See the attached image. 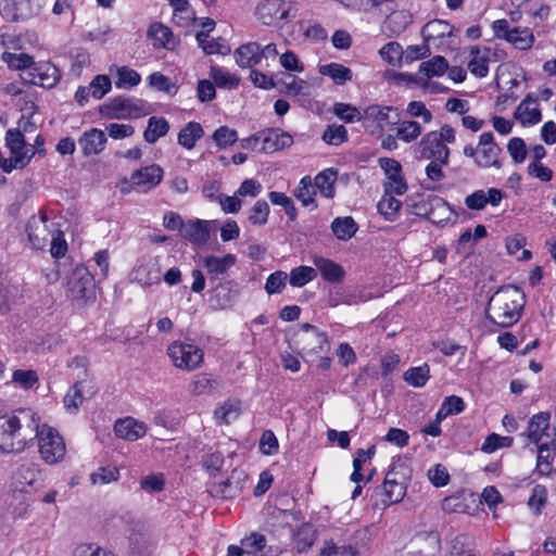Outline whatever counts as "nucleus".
<instances>
[{
	"mask_svg": "<svg viewBox=\"0 0 556 556\" xmlns=\"http://www.w3.org/2000/svg\"><path fill=\"white\" fill-rule=\"evenodd\" d=\"M241 475L242 472H237V470H233L230 478L219 483H215L212 492L224 498L235 497L241 491V485L239 483V478Z\"/></svg>",
	"mask_w": 556,
	"mask_h": 556,
	"instance_id": "obj_42",
	"label": "nucleus"
},
{
	"mask_svg": "<svg viewBox=\"0 0 556 556\" xmlns=\"http://www.w3.org/2000/svg\"><path fill=\"white\" fill-rule=\"evenodd\" d=\"M323 140L331 146H339L348 140V131L343 125H330L323 134Z\"/></svg>",
	"mask_w": 556,
	"mask_h": 556,
	"instance_id": "obj_58",
	"label": "nucleus"
},
{
	"mask_svg": "<svg viewBox=\"0 0 556 556\" xmlns=\"http://www.w3.org/2000/svg\"><path fill=\"white\" fill-rule=\"evenodd\" d=\"M39 478L40 470L33 463L22 465L16 472V479L23 488L34 485Z\"/></svg>",
	"mask_w": 556,
	"mask_h": 556,
	"instance_id": "obj_51",
	"label": "nucleus"
},
{
	"mask_svg": "<svg viewBox=\"0 0 556 556\" xmlns=\"http://www.w3.org/2000/svg\"><path fill=\"white\" fill-rule=\"evenodd\" d=\"M415 152L419 159L424 160H437L441 163H448L450 160V149L442 143L437 131L425 134L415 147Z\"/></svg>",
	"mask_w": 556,
	"mask_h": 556,
	"instance_id": "obj_11",
	"label": "nucleus"
},
{
	"mask_svg": "<svg viewBox=\"0 0 556 556\" xmlns=\"http://www.w3.org/2000/svg\"><path fill=\"white\" fill-rule=\"evenodd\" d=\"M453 29V26L450 25L446 21L433 20L424 25L421 28V36L425 42L429 43L435 39H441L445 36H452Z\"/></svg>",
	"mask_w": 556,
	"mask_h": 556,
	"instance_id": "obj_31",
	"label": "nucleus"
},
{
	"mask_svg": "<svg viewBox=\"0 0 556 556\" xmlns=\"http://www.w3.org/2000/svg\"><path fill=\"white\" fill-rule=\"evenodd\" d=\"M293 143V138L285 131L279 129H266L261 131V148L260 152L274 153L290 147Z\"/></svg>",
	"mask_w": 556,
	"mask_h": 556,
	"instance_id": "obj_18",
	"label": "nucleus"
},
{
	"mask_svg": "<svg viewBox=\"0 0 556 556\" xmlns=\"http://www.w3.org/2000/svg\"><path fill=\"white\" fill-rule=\"evenodd\" d=\"M233 55L240 67H252L261 61V47L257 42H248L236 49Z\"/></svg>",
	"mask_w": 556,
	"mask_h": 556,
	"instance_id": "obj_29",
	"label": "nucleus"
},
{
	"mask_svg": "<svg viewBox=\"0 0 556 556\" xmlns=\"http://www.w3.org/2000/svg\"><path fill=\"white\" fill-rule=\"evenodd\" d=\"M293 194L303 206L311 207L312 210L317 207V203L315 201L316 190L309 176H304L300 180L299 186L293 191Z\"/></svg>",
	"mask_w": 556,
	"mask_h": 556,
	"instance_id": "obj_36",
	"label": "nucleus"
},
{
	"mask_svg": "<svg viewBox=\"0 0 556 556\" xmlns=\"http://www.w3.org/2000/svg\"><path fill=\"white\" fill-rule=\"evenodd\" d=\"M514 439L511 437H502L496 433L489 434L482 443L481 451L491 454L498 448L509 447L513 445Z\"/></svg>",
	"mask_w": 556,
	"mask_h": 556,
	"instance_id": "obj_56",
	"label": "nucleus"
},
{
	"mask_svg": "<svg viewBox=\"0 0 556 556\" xmlns=\"http://www.w3.org/2000/svg\"><path fill=\"white\" fill-rule=\"evenodd\" d=\"M333 113L345 123H353L363 119V113L355 106L348 103H336Z\"/></svg>",
	"mask_w": 556,
	"mask_h": 556,
	"instance_id": "obj_59",
	"label": "nucleus"
},
{
	"mask_svg": "<svg viewBox=\"0 0 556 556\" xmlns=\"http://www.w3.org/2000/svg\"><path fill=\"white\" fill-rule=\"evenodd\" d=\"M237 258L233 254H226L223 257L206 256L203 264L212 278H217L225 274L231 266L235 265Z\"/></svg>",
	"mask_w": 556,
	"mask_h": 556,
	"instance_id": "obj_35",
	"label": "nucleus"
},
{
	"mask_svg": "<svg viewBox=\"0 0 556 556\" xmlns=\"http://www.w3.org/2000/svg\"><path fill=\"white\" fill-rule=\"evenodd\" d=\"M106 142L105 131L98 128L86 130L78 139V144L85 156L100 154L105 149Z\"/></svg>",
	"mask_w": 556,
	"mask_h": 556,
	"instance_id": "obj_19",
	"label": "nucleus"
},
{
	"mask_svg": "<svg viewBox=\"0 0 556 556\" xmlns=\"http://www.w3.org/2000/svg\"><path fill=\"white\" fill-rule=\"evenodd\" d=\"M319 73L324 76H329L336 84L343 85L352 80V71L339 63H329L319 68Z\"/></svg>",
	"mask_w": 556,
	"mask_h": 556,
	"instance_id": "obj_43",
	"label": "nucleus"
},
{
	"mask_svg": "<svg viewBox=\"0 0 556 556\" xmlns=\"http://www.w3.org/2000/svg\"><path fill=\"white\" fill-rule=\"evenodd\" d=\"M429 372V366L425 364L422 366L408 368L404 372L403 378L408 384L415 388H420L427 383L430 377Z\"/></svg>",
	"mask_w": 556,
	"mask_h": 556,
	"instance_id": "obj_50",
	"label": "nucleus"
},
{
	"mask_svg": "<svg viewBox=\"0 0 556 556\" xmlns=\"http://www.w3.org/2000/svg\"><path fill=\"white\" fill-rule=\"evenodd\" d=\"M448 68L445 58L435 55L427 62H422L419 66V72L426 77L430 78L433 76L443 75Z\"/></svg>",
	"mask_w": 556,
	"mask_h": 556,
	"instance_id": "obj_48",
	"label": "nucleus"
},
{
	"mask_svg": "<svg viewBox=\"0 0 556 556\" xmlns=\"http://www.w3.org/2000/svg\"><path fill=\"white\" fill-rule=\"evenodd\" d=\"M212 138L219 149H226L237 142L238 134L232 128L220 126L214 131Z\"/></svg>",
	"mask_w": 556,
	"mask_h": 556,
	"instance_id": "obj_57",
	"label": "nucleus"
},
{
	"mask_svg": "<svg viewBox=\"0 0 556 556\" xmlns=\"http://www.w3.org/2000/svg\"><path fill=\"white\" fill-rule=\"evenodd\" d=\"M337 180V173L331 169H325L318 173L314 178L315 190L318 189L321 195L325 198H333L334 195V182Z\"/></svg>",
	"mask_w": 556,
	"mask_h": 556,
	"instance_id": "obj_41",
	"label": "nucleus"
},
{
	"mask_svg": "<svg viewBox=\"0 0 556 556\" xmlns=\"http://www.w3.org/2000/svg\"><path fill=\"white\" fill-rule=\"evenodd\" d=\"M494 35L498 39L506 40L511 43L516 49L529 50L534 42V36L528 27H513L510 28L507 20H496L492 23Z\"/></svg>",
	"mask_w": 556,
	"mask_h": 556,
	"instance_id": "obj_8",
	"label": "nucleus"
},
{
	"mask_svg": "<svg viewBox=\"0 0 556 556\" xmlns=\"http://www.w3.org/2000/svg\"><path fill=\"white\" fill-rule=\"evenodd\" d=\"M212 223L208 220L190 219L185 224L181 236L194 245H204L210 240Z\"/></svg>",
	"mask_w": 556,
	"mask_h": 556,
	"instance_id": "obj_20",
	"label": "nucleus"
},
{
	"mask_svg": "<svg viewBox=\"0 0 556 556\" xmlns=\"http://www.w3.org/2000/svg\"><path fill=\"white\" fill-rule=\"evenodd\" d=\"M5 143L11 155L7 161L1 162V169L7 173L15 168H24L35 155L34 148L26 144L23 136L17 130L9 129L7 131Z\"/></svg>",
	"mask_w": 556,
	"mask_h": 556,
	"instance_id": "obj_5",
	"label": "nucleus"
},
{
	"mask_svg": "<svg viewBox=\"0 0 556 556\" xmlns=\"http://www.w3.org/2000/svg\"><path fill=\"white\" fill-rule=\"evenodd\" d=\"M269 205L265 200H258L249 212V222L255 226L265 225L268 220Z\"/></svg>",
	"mask_w": 556,
	"mask_h": 556,
	"instance_id": "obj_55",
	"label": "nucleus"
},
{
	"mask_svg": "<svg viewBox=\"0 0 556 556\" xmlns=\"http://www.w3.org/2000/svg\"><path fill=\"white\" fill-rule=\"evenodd\" d=\"M503 197V192L496 188H490L488 191L477 190L465 198V205L469 210L481 211L486 204L497 206Z\"/></svg>",
	"mask_w": 556,
	"mask_h": 556,
	"instance_id": "obj_21",
	"label": "nucleus"
},
{
	"mask_svg": "<svg viewBox=\"0 0 556 556\" xmlns=\"http://www.w3.org/2000/svg\"><path fill=\"white\" fill-rule=\"evenodd\" d=\"M167 355L173 365L185 371L200 368L204 361V352L199 346L175 341L167 348Z\"/></svg>",
	"mask_w": 556,
	"mask_h": 556,
	"instance_id": "obj_6",
	"label": "nucleus"
},
{
	"mask_svg": "<svg viewBox=\"0 0 556 556\" xmlns=\"http://www.w3.org/2000/svg\"><path fill=\"white\" fill-rule=\"evenodd\" d=\"M298 11L299 5L294 0H261L254 14L263 25L276 26L295 18Z\"/></svg>",
	"mask_w": 556,
	"mask_h": 556,
	"instance_id": "obj_4",
	"label": "nucleus"
},
{
	"mask_svg": "<svg viewBox=\"0 0 556 556\" xmlns=\"http://www.w3.org/2000/svg\"><path fill=\"white\" fill-rule=\"evenodd\" d=\"M114 432L123 440L136 441L146 434L147 426L144 422L132 417H126L116 420L114 425Z\"/></svg>",
	"mask_w": 556,
	"mask_h": 556,
	"instance_id": "obj_22",
	"label": "nucleus"
},
{
	"mask_svg": "<svg viewBox=\"0 0 556 556\" xmlns=\"http://www.w3.org/2000/svg\"><path fill=\"white\" fill-rule=\"evenodd\" d=\"M376 493L382 496L381 504L383 506H390L403 500L406 493V483L403 478H399L395 467L387 472L382 485L376 488Z\"/></svg>",
	"mask_w": 556,
	"mask_h": 556,
	"instance_id": "obj_12",
	"label": "nucleus"
},
{
	"mask_svg": "<svg viewBox=\"0 0 556 556\" xmlns=\"http://www.w3.org/2000/svg\"><path fill=\"white\" fill-rule=\"evenodd\" d=\"M100 113L108 118L116 119L140 118L148 114L141 100L124 97L109 99L100 108Z\"/></svg>",
	"mask_w": 556,
	"mask_h": 556,
	"instance_id": "obj_7",
	"label": "nucleus"
},
{
	"mask_svg": "<svg viewBox=\"0 0 556 556\" xmlns=\"http://www.w3.org/2000/svg\"><path fill=\"white\" fill-rule=\"evenodd\" d=\"M45 219L33 220L27 225L28 240L34 249L41 250L48 242V229Z\"/></svg>",
	"mask_w": 556,
	"mask_h": 556,
	"instance_id": "obj_38",
	"label": "nucleus"
},
{
	"mask_svg": "<svg viewBox=\"0 0 556 556\" xmlns=\"http://www.w3.org/2000/svg\"><path fill=\"white\" fill-rule=\"evenodd\" d=\"M396 109L393 106H381L378 104H372L367 106L363 112V118L369 119L372 122H377L381 127L383 124L387 125H396L397 116L391 118V113H394Z\"/></svg>",
	"mask_w": 556,
	"mask_h": 556,
	"instance_id": "obj_32",
	"label": "nucleus"
},
{
	"mask_svg": "<svg viewBox=\"0 0 556 556\" xmlns=\"http://www.w3.org/2000/svg\"><path fill=\"white\" fill-rule=\"evenodd\" d=\"M396 137L406 142H415L422 132L421 124L413 119H404L400 122L397 118Z\"/></svg>",
	"mask_w": 556,
	"mask_h": 556,
	"instance_id": "obj_40",
	"label": "nucleus"
},
{
	"mask_svg": "<svg viewBox=\"0 0 556 556\" xmlns=\"http://www.w3.org/2000/svg\"><path fill=\"white\" fill-rule=\"evenodd\" d=\"M316 277L317 271L314 267L299 266L291 270L289 281L292 287L301 288L314 280Z\"/></svg>",
	"mask_w": 556,
	"mask_h": 556,
	"instance_id": "obj_49",
	"label": "nucleus"
},
{
	"mask_svg": "<svg viewBox=\"0 0 556 556\" xmlns=\"http://www.w3.org/2000/svg\"><path fill=\"white\" fill-rule=\"evenodd\" d=\"M83 393L80 384L77 382L70 388L64 396L63 403L67 412L76 413L80 404L83 403Z\"/></svg>",
	"mask_w": 556,
	"mask_h": 556,
	"instance_id": "obj_62",
	"label": "nucleus"
},
{
	"mask_svg": "<svg viewBox=\"0 0 556 556\" xmlns=\"http://www.w3.org/2000/svg\"><path fill=\"white\" fill-rule=\"evenodd\" d=\"M551 414L548 412H540L534 414L529 422L526 432L521 433L529 442L533 444H541L548 442L554 444L556 441V433L549 424Z\"/></svg>",
	"mask_w": 556,
	"mask_h": 556,
	"instance_id": "obj_10",
	"label": "nucleus"
},
{
	"mask_svg": "<svg viewBox=\"0 0 556 556\" xmlns=\"http://www.w3.org/2000/svg\"><path fill=\"white\" fill-rule=\"evenodd\" d=\"M37 439L40 458L49 465L62 462L66 455V445L59 431L48 425H39L36 416V430L34 439Z\"/></svg>",
	"mask_w": 556,
	"mask_h": 556,
	"instance_id": "obj_3",
	"label": "nucleus"
},
{
	"mask_svg": "<svg viewBox=\"0 0 556 556\" xmlns=\"http://www.w3.org/2000/svg\"><path fill=\"white\" fill-rule=\"evenodd\" d=\"M219 387V381L206 372L197 374L189 383V392L193 395L212 393Z\"/></svg>",
	"mask_w": 556,
	"mask_h": 556,
	"instance_id": "obj_34",
	"label": "nucleus"
},
{
	"mask_svg": "<svg viewBox=\"0 0 556 556\" xmlns=\"http://www.w3.org/2000/svg\"><path fill=\"white\" fill-rule=\"evenodd\" d=\"M379 165L383 169L386 180L383 189L386 193H395L402 195L407 191V184L402 174V166L400 162L394 159L381 157Z\"/></svg>",
	"mask_w": 556,
	"mask_h": 556,
	"instance_id": "obj_13",
	"label": "nucleus"
},
{
	"mask_svg": "<svg viewBox=\"0 0 556 556\" xmlns=\"http://www.w3.org/2000/svg\"><path fill=\"white\" fill-rule=\"evenodd\" d=\"M331 230L339 240H349L357 231V225L350 216L337 217L331 223Z\"/></svg>",
	"mask_w": 556,
	"mask_h": 556,
	"instance_id": "obj_44",
	"label": "nucleus"
},
{
	"mask_svg": "<svg viewBox=\"0 0 556 556\" xmlns=\"http://www.w3.org/2000/svg\"><path fill=\"white\" fill-rule=\"evenodd\" d=\"M526 305V295L515 286L500 288L490 299L485 308L486 319L501 328L518 323Z\"/></svg>",
	"mask_w": 556,
	"mask_h": 556,
	"instance_id": "obj_2",
	"label": "nucleus"
},
{
	"mask_svg": "<svg viewBox=\"0 0 556 556\" xmlns=\"http://www.w3.org/2000/svg\"><path fill=\"white\" fill-rule=\"evenodd\" d=\"M302 330L305 332V334H303L300 339L301 342H308L309 340H315L317 342V346H312L311 344H304L301 349L304 353L306 354H309V353H320V352H325L328 346H329V342H328V337L325 332H321L317 329V327H315L314 325H311V324H303L302 325Z\"/></svg>",
	"mask_w": 556,
	"mask_h": 556,
	"instance_id": "obj_26",
	"label": "nucleus"
},
{
	"mask_svg": "<svg viewBox=\"0 0 556 556\" xmlns=\"http://www.w3.org/2000/svg\"><path fill=\"white\" fill-rule=\"evenodd\" d=\"M141 81L140 75L132 68L123 66L117 71L116 86L118 88H131Z\"/></svg>",
	"mask_w": 556,
	"mask_h": 556,
	"instance_id": "obj_60",
	"label": "nucleus"
},
{
	"mask_svg": "<svg viewBox=\"0 0 556 556\" xmlns=\"http://www.w3.org/2000/svg\"><path fill=\"white\" fill-rule=\"evenodd\" d=\"M313 264L316 271H319L321 278L328 282L337 283L344 279L345 271L343 267L329 258L315 256Z\"/></svg>",
	"mask_w": 556,
	"mask_h": 556,
	"instance_id": "obj_25",
	"label": "nucleus"
},
{
	"mask_svg": "<svg viewBox=\"0 0 556 556\" xmlns=\"http://www.w3.org/2000/svg\"><path fill=\"white\" fill-rule=\"evenodd\" d=\"M547 502V490L544 485L536 484L532 489L528 505L535 514H540Z\"/></svg>",
	"mask_w": 556,
	"mask_h": 556,
	"instance_id": "obj_63",
	"label": "nucleus"
},
{
	"mask_svg": "<svg viewBox=\"0 0 556 556\" xmlns=\"http://www.w3.org/2000/svg\"><path fill=\"white\" fill-rule=\"evenodd\" d=\"M2 60L8 64V66L12 70L22 71L26 68H30L36 65L31 55L27 53H12L4 52L2 54Z\"/></svg>",
	"mask_w": 556,
	"mask_h": 556,
	"instance_id": "obj_47",
	"label": "nucleus"
},
{
	"mask_svg": "<svg viewBox=\"0 0 556 556\" xmlns=\"http://www.w3.org/2000/svg\"><path fill=\"white\" fill-rule=\"evenodd\" d=\"M265 535L253 532L241 540V546L247 555H256L266 547Z\"/></svg>",
	"mask_w": 556,
	"mask_h": 556,
	"instance_id": "obj_54",
	"label": "nucleus"
},
{
	"mask_svg": "<svg viewBox=\"0 0 556 556\" xmlns=\"http://www.w3.org/2000/svg\"><path fill=\"white\" fill-rule=\"evenodd\" d=\"M288 275L286 271L277 270L270 274L265 282V291L268 294L280 293L287 285Z\"/></svg>",
	"mask_w": 556,
	"mask_h": 556,
	"instance_id": "obj_61",
	"label": "nucleus"
},
{
	"mask_svg": "<svg viewBox=\"0 0 556 556\" xmlns=\"http://www.w3.org/2000/svg\"><path fill=\"white\" fill-rule=\"evenodd\" d=\"M30 75L33 84L43 88H52L60 79L59 70L49 62L36 64Z\"/></svg>",
	"mask_w": 556,
	"mask_h": 556,
	"instance_id": "obj_24",
	"label": "nucleus"
},
{
	"mask_svg": "<svg viewBox=\"0 0 556 556\" xmlns=\"http://www.w3.org/2000/svg\"><path fill=\"white\" fill-rule=\"evenodd\" d=\"M418 215H425L430 222L440 224L448 218L451 208L445 200L438 195H429L416 205Z\"/></svg>",
	"mask_w": 556,
	"mask_h": 556,
	"instance_id": "obj_16",
	"label": "nucleus"
},
{
	"mask_svg": "<svg viewBox=\"0 0 556 556\" xmlns=\"http://www.w3.org/2000/svg\"><path fill=\"white\" fill-rule=\"evenodd\" d=\"M501 148L494 141L492 132H483L479 138L478 155L476 164L480 167H496L502 166L500 162Z\"/></svg>",
	"mask_w": 556,
	"mask_h": 556,
	"instance_id": "obj_14",
	"label": "nucleus"
},
{
	"mask_svg": "<svg viewBox=\"0 0 556 556\" xmlns=\"http://www.w3.org/2000/svg\"><path fill=\"white\" fill-rule=\"evenodd\" d=\"M210 77L214 80V84L220 88L232 89L236 88L240 83V79L236 74H232L217 65L211 66Z\"/></svg>",
	"mask_w": 556,
	"mask_h": 556,
	"instance_id": "obj_45",
	"label": "nucleus"
},
{
	"mask_svg": "<svg viewBox=\"0 0 556 556\" xmlns=\"http://www.w3.org/2000/svg\"><path fill=\"white\" fill-rule=\"evenodd\" d=\"M148 36L155 48L174 49L176 46V39L173 33L163 24H152L148 30Z\"/></svg>",
	"mask_w": 556,
	"mask_h": 556,
	"instance_id": "obj_30",
	"label": "nucleus"
},
{
	"mask_svg": "<svg viewBox=\"0 0 556 556\" xmlns=\"http://www.w3.org/2000/svg\"><path fill=\"white\" fill-rule=\"evenodd\" d=\"M36 414L30 409H20L0 416V450L22 452L34 440Z\"/></svg>",
	"mask_w": 556,
	"mask_h": 556,
	"instance_id": "obj_1",
	"label": "nucleus"
},
{
	"mask_svg": "<svg viewBox=\"0 0 556 556\" xmlns=\"http://www.w3.org/2000/svg\"><path fill=\"white\" fill-rule=\"evenodd\" d=\"M394 193H386L378 202L377 208L381 215L388 220H395L397 212L400 211L402 203L393 197Z\"/></svg>",
	"mask_w": 556,
	"mask_h": 556,
	"instance_id": "obj_46",
	"label": "nucleus"
},
{
	"mask_svg": "<svg viewBox=\"0 0 556 556\" xmlns=\"http://www.w3.org/2000/svg\"><path fill=\"white\" fill-rule=\"evenodd\" d=\"M94 276L85 266H77L70 279L67 294L74 301H86L93 296Z\"/></svg>",
	"mask_w": 556,
	"mask_h": 556,
	"instance_id": "obj_9",
	"label": "nucleus"
},
{
	"mask_svg": "<svg viewBox=\"0 0 556 556\" xmlns=\"http://www.w3.org/2000/svg\"><path fill=\"white\" fill-rule=\"evenodd\" d=\"M492 51L486 47H476L470 50V60L468 62V70L476 77H485L489 73V62Z\"/></svg>",
	"mask_w": 556,
	"mask_h": 556,
	"instance_id": "obj_27",
	"label": "nucleus"
},
{
	"mask_svg": "<svg viewBox=\"0 0 556 556\" xmlns=\"http://www.w3.org/2000/svg\"><path fill=\"white\" fill-rule=\"evenodd\" d=\"M169 130V124L164 117L152 116L148 121V126L143 132V138L149 143L156 142Z\"/></svg>",
	"mask_w": 556,
	"mask_h": 556,
	"instance_id": "obj_39",
	"label": "nucleus"
},
{
	"mask_svg": "<svg viewBox=\"0 0 556 556\" xmlns=\"http://www.w3.org/2000/svg\"><path fill=\"white\" fill-rule=\"evenodd\" d=\"M18 289L14 286H3L0 283V314L9 313L17 303Z\"/></svg>",
	"mask_w": 556,
	"mask_h": 556,
	"instance_id": "obj_52",
	"label": "nucleus"
},
{
	"mask_svg": "<svg viewBox=\"0 0 556 556\" xmlns=\"http://www.w3.org/2000/svg\"><path fill=\"white\" fill-rule=\"evenodd\" d=\"M163 178V169L159 165H150L136 170L131 177V185L139 191L147 192L157 186Z\"/></svg>",
	"mask_w": 556,
	"mask_h": 556,
	"instance_id": "obj_17",
	"label": "nucleus"
},
{
	"mask_svg": "<svg viewBox=\"0 0 556 556\" xmlns=\"http://www.w3.org/2000/svg\"><path fill=\"white\" fill-rule=\"evenodd\" d=\"M204 135L202 126L197 122H189L178 134V143L185 149L191 150L198 140Z\"/></svg>",
	"mask_w": 556,
	"mask_h": 556,
	"instance_id": "obj_37",
	"label": "nucleus"
},
{
	"mask_svg": "<svg viewBox=\"0 0 556 556\" xmlns=\"http://www.w3.org/2000/svg\"><path fill=\"white\" fill-rule=\"evenodd\" d=\"M381 58L391 64L400 62L404 55L402 46L399 42L391 41L384 45L379 51Z\"/></svg>",
	"mask_w": 556,
	"mask_h": 556,
	"instance_id": "obj_64",
	"label": "nucleus"
},
{
	"mask_svg": "<svg viewBox=\"0 0 556 556\" xmlns=\"http://www.w3.org/2000/svg\"><path fill=\"white\" fill-rule=\"evenodd\" d=\"M535 98L531 93L527 94L526 98L519 103L516 109L515 117L522 125H535L542 119L541 111L538 106L530 108V103H534Z\"/></svg>",
	"mask_w": 556,
	"mask_h": 556,
	"instance_id": "obj_28",
	"label": "nucleus"
},
{
	"mask_svg": "<svg viewBox=\"0 0 556 556\" xmlns=\"http://www.w3.org/2000/svg\"><path fill=\"white\" fill-rule=\"evenodd\" d=\"M119 479V470L116 466L100 467L90 475L92 484H108Z\"/></svg>",
	"mask_w": 556,
	"mask_h": 556,
	"instance_id": "obj_53",
	"label": "nucleus"
},
{
	"mask_svg": "<svg viewBox=\"0 0 556 556\" xmlns=\"http://www.w3.org/2000/svg\"><path fill=\"white\" fill-rule=\"evenodd\" d=\"M132 273L134 279L144 287L155 285L161 279V267L153 258L142 261Z\"/></svg>",
	"mask_w": 556,
	"mask_h": 556,
	"instance_id": "obj_23",
	"label": "nucleus"
},
{
	"mask_svg": "<svg viewBox=\"0 0 556 556\" xmlns=\"http://www.w3.org/2000/svg\"><path fill=\"white\" fill-rule=\"evenodd\" d=\"M197 41L206 54H229L231 49L228 42L222 38H212L207 34L200 31L197 34Z\"/></svg>",
	"mask_w": 556,
	"mask_h": 556,
	"instance_id": "obj_33",
	"label": "nucleus"
},
{
	"mask_svg": "<svg viewBox=\"0 0 556 556\" xmlns=\"http://www.w3.org/2000/svg\"><path fill=\"white\" fill-rule=\"evenodd\" d=\"M38 13L33 0H0V15L10 22L26 20Z\"/></svg>",
	"mask_w": 556,
	"mask_h": 556,
	"instance_id": "obj_15",
	"label": "nucleus"
}]
</instances>
